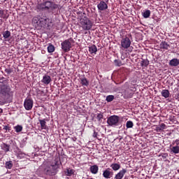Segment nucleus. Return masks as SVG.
<instances>
[{
  "label": "nucleus",
  "mask_w": 179,
  "mask_h": 179,
  "mask_svg": "<svg viewBox=\"0 0 179 179\" xmlns=\"http://www.w3.org/2000/svg\"><path fill=\"white\" fill-rule=\"evenodd\" d=\"M80 24L83 30H90L93 24L87 17H84L80 20Z\"/></svg>",
  "instance_id": "obj_3"
},
{
  "label": "nucleus",
  "mask_w": 179,
  "mask_h": 179,
  "mask_svg": "<svg viewBox=\"0 0 179 179\" xmlns=\"http://www.w3.org/2000/svg\"><path fill=\"white\" fill-rule=\"evenodd\" d=\"M58 169H59L58 161L48 162L44 164V173L46 176H55L58 172Z\"/></svg>",
  "instance_id": "obj_1"
},
{
  "label": "nucleus",
  "mask_w": 179,
  "mask_h": 179,
  "mask_svg": "<svg viewBox=\"0 0 179 179\" xmlns=\"http://www.w3.org/2000/svg\"><path fill=\"white\" fill-rule=\"evenodd\" d=\"M174 145H170L169 150L171 155H178L179 154V138L176 139L173 142Z\"/></svg>",
  "instance_id": "obj_6"
},
{
  "label": "nucleus",
  "mask_w": 179,
  "mask_h": 179,
  "mask_svg": "<svg viewBox=\"0 0 179 179\" xmlns=\"http://www.w3.org/2000/svg\"><path fill=\"white\" fill-rule=\"evenodd\" d=\"M48 22H50V19H48V17L41 18L40 20V23H42V24H43V25L47 24V23H48Z\"/></svg>",
  "instance_id": "obj_29"
},
{
  "label": "nucleus",
  "mask_w": 179,
  "mask_h": 179,
  "mask_svg": "<svg viewBox=\"0 0 179 179\" xmlns=\"http://www.w3.org/2000/svg\"><path fill=\"white\" fill-rule=\"evenodd\" d=\"M10 89L8 87V85H5L3 83H0V93L3 96H6L9 94Z\"/></svg>",
  "instance_id": "obj_9"
},
{
  "label": "nucleus",
  "mask_w": 179,
  "mask_h": 179,
  "mask_svg": "<svg viewBox=\"0 0 179 179\" xmlns=\"http://www.w3.org/2000/svg\"><path fill=\"white\" fill-rule=\"evenodd\" d=\"M89 52L90 54H96L97 52V47L96 45H92L89 47Z\"/></svg>",
  "instance_id": "obj_18"
},
{
  "label": "nucleus",
  "mask_w": 179,
  "mask_h": 179,
  "mask_svg": "<svg viewBox=\"0 0 179 179\" xmlns=\"http://www.w3.org/2000/svg\"><path fill=\"white\" fill-rule=\"evenodd\" d=\"M98 10H100V12L103 10H106V9H108V5L106 1H101L97 5Z\"/></svg>",
  "instance_id": "obj_11"
},
{
  "label": "nucleus",
  "mask_w": 179,
  "mask_h": 179,
  "mask_svg": "<svg viewBox=\"0 0 179 179\" xmlns=\"http://www.w3.org/2000/svg\"><path fill=\"white\" fill-rule=\"evenodd\" d=\"M0 17L2 19H8V15H6V11L0 8Z\"/></svg>",
  "instance_id": "obj_21"
},
{
  "label": "nucleus",
  "mask_w": 179,
  "mask_h": 179,
  "mask_svg": "<svg viewBox=\"0 0 179 179\" xmlns=\"http://www.w3.org/2000/svg\"><path fill=\"white\" fill-rule=\"evenodd\" d=\"M1 149L4 150V152H9L10 147L6 143H3L1 145Z\"/></svg>",
  "instance_id": "obj_25"
},
{
  "label": "nucleus",
  "mask_w": 179,
  "mask_h": 179,
  "mask_svg": "<svg viewBox=\"0 0 179 179\" xmlns=\"http://www.w3.org/2000/svg\"><path fill=\"white\" fill-rule=\"evenodd\" d=\"M3 113V110H2V108H0V114H2Z\"/></svg>",
  "instance_id": "obj_41"
},
{
  "label": "nucleus",
  "mask_w": 179,
  "mask_h": 179,
  "mask_svg": "<svg viewBox=\"0 0 179 179\" xmlns=\"http://www.w3.org/2000/svg\"><path fill=\"white\" fill-rule=\"evenodd\" d=\"M58 4H55L50 1H45L36 6L38 10H46L47 12H54L55 9H57Z\"/></svg>",
  "instance_id": "obj_2"
},
{
  "label": "nucleus",
  "mask_w": 179,
  "mask_h": 179,
  "mask_svg": "<svg viewBox=\"0 0 179 179\" xmlns=\"http://www.w3.org/2000/svg\"><path fill=\"white\" fill-rule=\"evenodd\" d=\"M157 132H162L163 129H166V125L164 123H162L159 126L156 128Z\"/></svg>",
  "instance_id": "obj_23"
},
{
  "label": "nucleus",
  "mask_w": 179,
  "mask_h": 179,
  "mask_svg": "<svg viewBox=\"0 0 179 179\" xmlns=\"http://www.w3.org/2000/svg\"><path fill=\"white\" fill-rule=\"evenodd\" d=\"M3 130L5 132H7L8 131H10V127L6 125V126L3 127Z\"/></svg>",
  "instance_id": "obj_36"
},
{
  "label": "nucleus",
  "mask_w": 179,
  "mask_h": 179,
  "mask_svg": "<svg viewBox=\"0 0 179 179\" xmlns=\"http://www.w3.org/2000/svg\"><path fill=\"white\" fill-rule=\"evenodd\" d=\"M4 1H6V0H4Z\"/></svg>",
  "instance_id": "obj_44"
},
{
  "label": "nucleus",
  "mask_w": 179,
  "mask_h": 179,
  "mask_svg": "<svg viewBox=\"0 0 179 179\" xmlns=\"http://www.w3.org/2000/svg\"><path fill=\"white\" fill-rule=\"evenodd\" d=\"M3 38L6 39V38H9V37H10V31H5L3 32Z\"/></svg>",
  "instance_id": "obj_27"
},
{
  "label": "nucleus",
  "mask_w": 179,
  "mask_h": 179,
  "mask_svg": "<svg viewBox=\"0 0 179 179\" xmlns=\"http://www.w3.org/2000/svg\"><path fill=\"white\" fill-rule=\"evenodd\" d=\"M114 62H115V64L116 65V66H121V65H122L121 62L117 59H115L114 61Z\"/></svg>",
  "instance_id": "obj_37"
},
{
  "label": "nucleus",
  "mask_w": 179,
  "mask_h": 179,
  "mask_svg": "<svg viewBox=\"0 0 179 179\" xmlns=\"http://www.w3.org/2000/svg\"><path fill=\"white\" fill-rule=\"evenodd\" d=\"M61 45L62 50H63L64 52H68V51H71V48H72V43H71V41H69V40H65L62 43Z\"/></svg>",
  "instance_id": "obj_7"
},
{
  "label": "nucleus",
  "mask_w": 179,
  "mask_h": 179,
  "mask_svg": "<svg viewBox=\"0 0 179 179\" xmlns=\"http://www.w3.org/2000/svg\"><path fill=\"white\" fill-rule=\"evenodd\" d=\"M5 166L6 169H8L9 170H10V169L13 167V164L12 163V161H8L6 162Z\"/></svg>",
  "instance_id": "obj_26"
},
{
  "label": "nucleus",
  "mask_w": 179,
  "mask_h": 179,
  "mask_svg": "<svg viewBox=\"0 0 179 179\" xmlns=\"http://www.w3.org/2000/svg\"><path fill=\"white\" fill-rule=\"evenodd\" d=\"M14 129L15 131V132H22V131H23V127H22V125H17L15 127H14Z\"/></svg>",
  "instance_id": "obj_28"
},
{
  "label": "nucleus",
  "mask_w": 179,
  "mask_h": 179,
  "mask_svg": "<svg viewBox=\"0 0 179 179\" xmlns=\"http://www.w3.org/2000/svg\"><path fill=\"white\" fill-rule=\"evenodd\" d=\"M110 167L114 171H117L121 169V165L117 163H113L110 165Z\"/></svg>",
  "instance_id": "obj_19"
},
{
  "label": "nucleus",
  "mask_w": 179,
  "mask_h": 179,
  "mask_svg": "<svg viewBox=\"0 0 179 179\" xmlns=\"http://www.w3.org/2000/svg\"><path fill=\"white\" fill-rule=\"evenodd\" d=\"M81 84L83 86H89V82L86 78H81Z\"/></svg>",
  "instance_id": "obj_31"
},
{
  "label": "nucleus",
  "mask_w": 179,
  "mask_h": 179,
  "mask_svg": "<svg viewBox=\"0 0 179 179\" xmlns=\"http://www.w3.org/2000/svg\"><path fill=\"white\" fill-rule=\"evenodd\" d=\"M96 120H98V121H101V120H103V114L98 113L96 115Z\"/></svg>",
  "instance_id": "obj_35"
},
{
  "label": "nucleus",
  "mask_w": 179,
  "mask_h": 179,
  "mask_svg": "<svg viewBox=\"0 0 179 179\" xmlns=\"http://www.w3.org/2000/svg\"><path fill=\"white\" fill-rule=\"evenodd\" d=\"M159 48L161 50L166 51V50H169V48H170V45H169V43H167V42H166V41H162L159 44Z\"/></svg>",
  "instance_id": "obj_14"
},
{
  "label": "nucleus",
  "mask_w": 179,
  "mask_h": 179,
  "mask_svg": "<svg viewBox=\"0 0 179 179\" xmlns=\"http://www.w3.org/2000/svg\"><path fill=\"white\" fill-rule=\"evenodd\" d=\"M74 173L75 171L73 169H71L70 168H69L66 169L65 174L66 176H67V177H71Z\"/></svg>",
  "instance_id": "obj_22"
},
{
  "label": "nucleus",
  "mask_w": 179,
  "mask_h": 179,
  "mask_svg": "<svg viewBox=\"0 0 179 179\" xmlns=\"http://www.w3.org/2000/svg\"><path fill=\"white\" fill-rule=\"evenodd\" d=\"M161 94L162 97H164V99H169V97H170V92L169 90H163Z\"/></svg>",
  "instance_id": "obj_17"
},
{
  "label": "nucleus",
  "mask_w": 179,
  "mask_h": 179,
  "mask_svg": "<svg viewBox=\"0 0 179 179\" xmlns=\"http://www.w3.org/2000/svg\"><path fill=\"white\" fill-rule=\"evenodd\" d=\"M134 127V122L132 121L129 120L126 123V128L129 129V128H133Z\"/></svg>",
  "instance_id": "obj_30"
},
{
  "label": "nucleus",
  "mask_w": 179,
  "mask_h": 179,
  "mask_svg": "<svg viewBox=\"0 0 179 179\" xmlns=\"http://www.w3.org/2000/svg\"><path fill=\"white\" fill-rule=\"evenodd\" d=\"M131 39L128 36H123L120 41V48L122 50H128L131 47Z\"/></svg>",
  "instance_id": "obj_4"
},
{
  "label": "nucleus",
  "mask_w": 179,
  "mask_h": 179,
  "mask_svg": "<svg viewBox=\"0 0 179 179\" xmlns=\"http://www.w3.org/2000/svg\"><path fill=\"white\" fill-rule=\"evenodd\" d=\"M114 176V172L111 171V169L108 168L103 171V177L104 178H111Z\"/></svg>",
  "instance_id": "obj_10"
},
{
  "label": "nucleus",
  "mask_w": 179,
  "mask_h": 179,
  "mask_svg": "<svg viewBox=\"0 0 179 179\" xmlns=\"http://www.w3.org/2000/svg\"><path fill=\"white\" fill-rule=\"evenodd\" d=\"M34 23H38V18L37 17H34L33 18Z\"/></svg>",
  "instance_id": "obj_38"
},
{
  "label": "nucleus",
  "mask_w": 179,
  "mask_h": 179,
  "mask_svg": "<svg viewBox=\"0 0 179 179\" xmlns=\"http://www.w3.org/2000/svg\"><path fill=\"white\" fill-rule=\"evenodd\" d=\"M142 15L145 19H148V17H150V10H145L142 13Z\"/></svg>",
  "instance_id": "obj_24"
},
{
  "label": "nucleus",
  "mask_w": 179,
  "mask_h": 179,
  "mask_svg": "<svg viewBox=\"0 0 179 179\" xmlns=\"http://www.w3.org/2000/svg\"><path fill=\"white\" fill-rule=\"evenodd\" d=\"M97 135H98V133L96 132V131H94V133H93V135H92L93 138H97Z\"/></svg>",
  "instance_id": "obj_39"
},
{
  "label": "nucleus",
  "mask_w": 179,
  "mask_h": 179,
  "mask_svg": "<svg viewBox=\"0 0 179 179\" xmlns=\"http://www.w3.org/2000/svg\"><path fill=\"white\" fill-rule=\"evenodd\" d=\"M148 65H149V60L143 59L141 61V66H148Z\"/></svg>",
  "instance_id": "obj_34"
},
{
  "label": "nucleus",
  "mask_w": 179,
  "mask_h": 179,
  "mask_svg": "<svg viewBox=\"0 0 179 179\" xmlns=\"http://www.w3.org/2000/svg\"><path fill=\"white\" fill-rule=\"evenodd\" d=\"M90 170L92 174H97L99 173V166L97 165L91 166Z\"/></svg>",
  "instance_id": "obj_16"
},
{
  "label": "nucleus",
  "mask_w": 179,
  "mask_h": 179,
  "mask_svg": "<svg viewBox=\"0 0 179 179\" xmlns=\"http://www.w3.org/2000/svg\"><path fill=\"white\" fill-rule=\"evenodd\" d=\"M169 65L170 66H178L179 65V59H172L170 62H169Z\"/></svg>",
  "instance_id": "obj_15"
},
{
  "label": "nucleus",
  "mask_w": 179,
  "mask_h": 179,
  "mask_svg": "<svg viewBox=\"0 0 179 179\" xmlns=\"http://www.w3.org/2000/svg\"><path fill=\"white\" fill-rule=\"evenodd\" d=\"M126 173L127 169H122L115 175V179H122L124 178V176H125Z\"/></svg>",
  "instance_id": "obj_12"
},
{
  "label": "nucleus",
  "mask_w": 179,
  "mask_h": 179,
  "mask_svg": "<svg viewBox=\"0 0 179 179\" xmlns=\"http://www.w3.org/2000/svg\"><path fill=\"white\" fill-rule=\"evenodd\" d=\"M41 82L42 83H44V85H50V83H51V77L48 75H45L43 76Z\"/></svg>",
  "instance_id": "obj_13"
},
{
  "label": "nucleus",
  "mask_w": 179,
  "mask_h": 179,
  "mask_svg": "<svg viewBox=\"0 0 179 179\" xmlns=\"http://www.w3.org/2000/svg\"><path fill=\"white\" fill-rule=\"evenodd\" d=\"M46 120L43 119V120H39V122L41 124V129H47V122H45Z\"/></svg>",
  "instance_id": "obj_20"
},
{
  "label": "nucleus",
  "mask_w": 179,
  "mask_h": 179,
  "mask_svg": "<svg viewBox=\"0 0 179 179\" xmlns=\"http://www.w3.org/2000/svg\"><path fill=\"white\" fill-rule=\"evenodd\" d=\"M175 98L179 101V93L176 95Z\"/></svg>",
  "instance_id": "obj_40"
},
{
  "label": "nucleus",
  "mask_w": 179,
  "mask_h": 179,
  "mask_svg": "<svg viewBox=\"0 0 179 179\" xmlns=\"http://www.w3.org/2000/svg\"><path fill=\"white\" fill-rule=\"evenodd\" d=\"M48 52H54V51H55V48L52 45H49L48 46Z\"/></svg>",
  "instance_id": "obj_32"
},
{
  "label": "nucleus",
  "mask_w": 179,
  "mask_h": 179,
  "mask_svg": "<svg viewBox=\"0 0 179 179\" xmlns=\"http://www.w3.org/2000/svg\"><path fill=\"white\" fill-rule=\"evenodd\" d=\"M6 72H8V73H10V71H7Z\"/></svg>",
  "instance_id": "obj_43"
},
{
  "label": "nucleus",
  "mask_w": 179,
  "mask_h": 179,
  "mask_svg": "<svg viewBox=\"0 0 179 179\" xmlns=\"http://www.w3.org/2000/svg\"><path fill=\"white\" fill-rule=\"evenodd\" d=\"M166 156H167V155L164 154V155H162V157L166 158Z\"/></svg>",
  "instance_id": "obj_42"
},
{
  "label": "nucleus",
  "mask_w": 179,
  "mask_h": 179,
  "mask_svg": "<svg viewBox=\"0 0 179 179\" xmlns=\"http://www.w3.org/2000/svg\"><path fill=\"white\" fill-rule=\"evenodd\" d=\"M106 100L108 103H111V101H113V100H114V96L113 95H108V96H106Z\"/></svg>",
  "instance_id": "obj_33"
},
{
  "label": "nucleus",
  "mask_w": 179,
  "mask_h": 179,
  "mask_svg": "<svg viewBox=\"0 0 179 179\" xmlns=\"http://www.w3.org/2000/svg\"><path fill=\"white\" fill-rule=\"evenodd\" d=\"M33 99L27 98L24 101V107L27 111H30L33 108Z\"/></svg>",
  "instance_id": "obj_8"
},
{
  "label": "nucleus",
  "mask_w": 179,
  "mask_h": 179,
  "mask_svg": "<svg viewBox=\"0 0 179 179\" xmlns=\"http://www.w3.org/2000/svg\"><path fill=\"white\" fill-rule=\"evenodd\" d=\"M120 122V117L117 115H112L107 120V124L109 127H118Z\"/></svg>",
  "instance_id": "obj_5"
}]
</instances>
